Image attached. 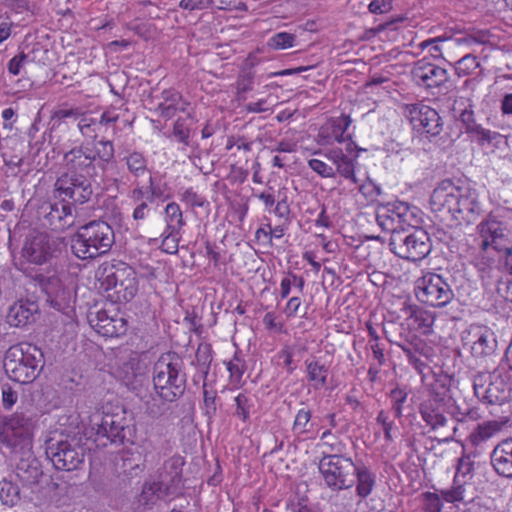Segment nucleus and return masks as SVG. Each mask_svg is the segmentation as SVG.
Instances as JSON below:
<instances>
[{
  "mask_svg": "<svg viewBox=\"0 0 512 512\" xmlns=\"http://www.w3.org/2000/svg\"><path fill=\"white\" fill-rule=\"evenodd\" d=\"M217 0H181L179 6L184 10H202Z\"/></svg>",
  "mask_w": 512,
  "mask_h": 512,
  "instance_id": "57",
  "label": "nucleus"
},
{
  "mask_svg": "<svg viewBox=\"0 0 512 512\" xmlns=\"http://www.w3.org/2000/svg\"><path fill=\"white\" fill-rule=\"evenodd\" d=\"M389 246L395 255L413 262L426 258L432 248L428 233L421 228L396 232L391 235Z\"/></svg>",
  "mask_w": 512,
  "mask_h": 512,
  "instance_id": "7",
  "label": "nucleus"
},
{
  "mask_svg": "<svg viewBox=\"0 0 512 512\" xmlns=\"http://www.w3.org/2000/svg\"><path fill=\"white\" fill-rule=\"evenodd\" d=\"M55 189L59 196L67 197L80 204L88 201L93 193L90 180L83 175H62L57 179Z\"/></svg>",
  "mask_w": 512,
  "mask_h": 512,
  "instance_id": "18",
  "label": "nucleus"
},
{
  "mask_svg": "<svg viewBox=\"0 0 512 512\" xmlns=\"http://www.w3.org/2000/svg\"><path fill=\"white\" fill-rule=\"evenodd\" d=\"M308 167L322 178H334L333 166L327 162L313 157L307 161Z\"/></svg>",
  "mask_w": 512,
  "mask_h": 512,
  "instance_id": "46",
  "label": "nucleus"
},
{
  "mask_svg": "<svg viewBox=\"0 0 512 512\" xmlns=\"http://www.w3.org/2000/svg\"><path fill=\"white\" fill-rule=\"evenodd\" d=\"M226 368L229 371L230 383L238 386L242 380L243 374L246 370V365L243 359L235 355L231 360L225 362Z\"/></svg>",
  "mask_w": 512,
  "mask_h": 512,
  "instance_id": "41",
  "label": "nucleus"
},
{
  "mask_svg": "<svg viewBox=\"0 0 512 512\" xmlns=\"http://www.w3.org/2000/svg\"><path fill=\"white\" fill-rule=\"evenodd\" d=\"M73 289V279L67 272L52 275L43 283L47 301L54 309L59 311L69 306Z\"/></svg>",
  "mask_w": 512,
  "mask_h": 512,
  "instance_id": "14",
  "label": "nucleus"
},
{
  "mask_svg": "<svg viewBox=\"0 0 512 512\" xmlns=\"http://www.w3.org/2000/svg\"><path fill=\"white\" fill-rule=\"evenodd\" d=\"M36 312L37 306L35 303L19 301L11 306L8 321L16 327L25 326L35 320Z\"/></svg>",
  "mask_w": 512,
  "mask_h": 512,
  "instance_id": "28",
  "label": "nucleus"
},
{
  "mask_svg": "<svg viewBox=\"0 0 512 512\" xmlns=\"http://www.w3.org/2000/svg\"><path fill=\"white\" fill-rule=\"evenodd\" d=\"M407 392L401 388L394 389L391 392L392 409L396 417L400 418L403 415V405L407 400Z\"/></svg>",
  "mask_w": 512,
  "mask_h": 512,
  "instance_id": "49",
  "label": "nucleus"
},
{
  "mask_svg": "<svg viewBox=\"0 0 512 512\" xmlns=\"http://www.w3.org/2000/svg\"><path fill=\"white\" fill-rule=\"evenodd\" d=\"M165 222L167 224V230L171 232H180L185 225L181 208L176 202H171L166 205Z\"/></svg>",
  "mask_w": 512,
  "mask_h": 512,
  "instance_id": "35",
  "label": "nucleus"
},
{
  "mask_svg": "<svg viewBox=\"0 0 512 512\" xmlns=\"http://www.w3.org/2000/svg\"><path fill=\"white\" fill-rule=\"evenodd\" d=\"M319 446L325 449L324 455H344L346 450V445L331 430H326L321 434Z\"/></svg>",
  "mask_w": 512,
  "mask_h": 512,
  "instance_id": "34",
  "label": "nucleus"
},
{
  "mask_svg": "<svg viewBox=\"0 0 512 512\" xmlns=\"http://www.w3.org/2000/svg\"><path fill=\"white\" fill-rule=\"evenodd\" d=\"M46 454L56 469L71 471L84 462L85 449L74 439L63 440L49 443Z\"/></svg>",
  "mask_w": 512,
  "mask_h": 512,
  "instance_id": "11",
  "label": "nucleus"
},
{
  "mask_svg": "<svg viewBox=\"0 0 512 512\" xmlns=\"http://www.w3.org/2000/svg\"><path fill=\"white\" fill-rule=\"evenodd\" d=\"M173 135L179 142L182 143H186L187 139L189 138V129L180 119L177 120L174 124Z\"/></svg>",
  "mask_w": 512,
  "mask_h": 512,
  "instance_id": "60",
  "label": "nucleus"
},
{
  "mask_svg": "<svg viewBox=\"0 0 512 512\" xmlns=\"http://www.w3.org/2000/svg\"><path fill=\"white\" fill-rule=\"evenodd\" d=\"M405 114L413 127L430 136H437L443 129V122L439 113L430 106L416 103L405 107Z\"/></svg>",
  "mask_w": 512,
  "mask_h": 512,
  "instance_id": "15",
  "label": "nucleus"
},
{
  "mask_svg": "<svg viewBox=\"0 0 512 512\" xmlns=\"http://www.w3.org/2000/svg\"><path fill=\"white\" fill-rule=\"evenodd\" d=\"M28 63V57L24 53L14 56L9 62L7 69L9 73L13 75H19L24 68V66Z\"/></svg>",
  "mask_w": 512,
  "mask_h": 512,
  "instance_id": "54",
  "label": "nucleus"
},
{
  "mask_svg": "<svg viewBox=\"0 0 512 512\" xmlns=\"http://www.w3.org/2000/svg\"><path fill=\"white\" fill-rule=\"evenodd\" d=\"M295 36L287 32H279L274 34L268 40V46L275 50H284L293 47Z\"/></svg>",
  "mask_w": 512,
  "mask_h": 512,
  "instance_id": "45",
  "label": "nucleus"
},
{
  "mask_svg": "<svg viewBox=\"0 0 512 512\" xmlns=\"http://www.w3.org/2000/svg\"><path fill=\"white\" fill-rule=\"evenodd\" d=\"M491 463L499 475L512 478V438L500 442L493 449Z\"/></svg>",
  "mask_w": 512,
  "mask_h": 512,
  "instance_id": "26",
  "label": "nucleus"
},
{
  "mask_svg": "<svg viewBox=\"0 0 512 512\" xmlns=\"http://www.w3.org/2000/svg\"><path fill=\"white\" fill-rule=\"evenodd\" d=\"M150 209L147 201H141V203H136L134 208L132 217L135 221L145 220L149 215Z\"/></svg>",
  "mask_w": 512,
  "mask_h": 512,
  "instance_id": "63",
  "label": "nucleus"
},
{
  "mask_svg": "<svg viewBox=\"0 0 512 512\" xmlns=\"http://www.w3.org/2000/svg\"><path fill=\"white\" fill-rule=\"evenodd\" d=\"M476 242L482 252L493 249L503 255L512 248V210L498 209L477 226Z\"/></svg>",
  "mask_w": 512,
  "mask_h": 512,
  "instance_id": "2",
  "label": "nucleus"
},
{
  "mask_svg": "<svg viewBox=\"0 0 512 512\" xmlns=\"http://www.w3.org/2000/svg\"><path fill=\"white\" fill-rule=\"evenodd\" d=\"M476 134L478 142L482 146L493 145L498 147L507 143V140L505 139L504 136H502L498 132H494L488 129L477 128Z\"/></svg>",
  "mask_w": 512,
  "mask_h": 512,
  "instance_id": "43",
  "label": "nucleus"
},
{
  "mask_svg": "<svg viewBox=\"0 0 512 512\" xmlns=\"http://www.w3.org/2000/svg\"><path fill=\"white\" fill-rule=\"evenodd\" d=\"M115 242L113 228L104 221H92L80 227L72 237L73 254L82 260L108 253Z\"/></svg>",
  "mask_w": 512,
  "mask_h": 512,
  "instance_id": "3",
  "label": "nucleus"
},
{
  "mask_svg": "<svg viewBox=\"0 0 512 512\" xmlns=\"http://www.w3.org/2000/svg\"><path fill=\"white\" fill-rule=\"evenodd\" d=\"M77 127L82 136L95 139L99 129L98 119L92 117L90 113L84 112L77 122Z\"/></svg>",
  "mask_w": 512,
  "mask_h": 512,
  "instance_id": "39",
  "label": "nucleus"
},
{
  "mask_svg": "<svg viewBox=\"0 0 512 512\" xmlns=\"http://www.w3.org/2000/svg\"><path fill=\"white\" fill-rule=\"evenodd\" d=\"M131 418L125 410L115 413L96 412L90 417L91 430L101 438L110 440L111 443L122 444L131 434Z\"/></svg>",
  "mask_w": 512,
  "mask_h": 512,
  "instance_id": "8",
  "label": "nucleus"
},
{
  "mask_svg": "<svg viewBox=\"0 0 512 512\" xmlns=\"http://www.w3.org/2000/svg\"><path fill=\"white\" fill-rule=\"evenodd\" d=\"M413 328L420 331L422 334H429L435 321L434 315L423 309H411L409 317Z\"/></svg>",
  "mask_w": 512,
  "mask_h": 512,
  "instance_id": "33",
  "label": "nucleus"
},
{
  "mask_svg": "<svg viewBox=\"0 0 512 512\" xmlns=\"http://www.w3.org/2000/svg\"><path fill=\"white\" fill-rule=\"evenodd\" d=\"M466 484L456 483L453 480V486L450 489L442 490L441 497L448 503L462 502L465 499Z\"/></svg>",
  "mask_w": 512,
  "mask_h": 512,
  "instance_id": "44",
  "label": "nucleus"
},
{
  "mask_svg": "<svg viewBox=\"0 0 512 512\" xmlns=\"http://www.w3.org/2000/svg\"><path fill=\"white\" fill-rule=\"evenodd\" d=\"M0 500L2 504L9 507L16 505L20 500L19 487L7 479L0 481Z\"/></svg>",
  "mask_w": 512,
  "mask_h": 512,
  "instance_id": "36",
  "label": "nucleus"
},
{
  "mask_svg": "<svg viewBox=\"0 0 512 512\" xmlns=\"http://www.w3.org/2000/svg\"><path fill=\"white\" fill-rule=\"evenodd\" d=\"M53 246L49 236L41 232L29 234L22 248V257L29 263L41 265L53 255Z\"/></svg>",
  "mask_w": 512,
  "mask_h": 512,
  "instance_id": "19",
  "label": "nucleus"
},
{
  "mask_svg": "<svg viewBox=\"0 0 512 512\" xmlns=\"http://www.w3.org/2000/svg\"><path fill=\"white\" fill-rule=\"evenodd\" d=\"M235 415L240 418L243 422H246L250 418V410L253 407L252 398L245 392L239 393L235 398Z\"/></svg>",
  "mask_w": 512,
  "mask_h": 512,
  "instance_id": "42",
  "label": "nucleus"
},
{
  "mask_svg": "<svg viewBox=\"0 0 512 512\" xmlns=\"http://www.w3.org/2000/svg\"><path fill=\"white\" fill-rule=\"evenodd\" d=\"M83 113L84 112L79 108H59L55 111L54 117L59 120L71 118L78 122Z\"/></svg>",
  "mask_w": 512,
  "mask_h": 512,
  "instance_id": "56",
  "label": "nucleus"
},
{
  "mask_svg": "<svg viewBox=\"0 0 512 512\" xmlns=\"http://www.w3.org/2000/svg\"><path fill=\"white\" fill-rule=\"evenodd\" d=\"M129 173L135 178L145 175L148 170V160L143 153L138 151H129L123 158Z\"/></svg>",
  "mask_w": 512,
  "mask_h": 512,
  "instance_id": "31",
  "label": "nucleus"
},
{
  "mask_svg": "<svg viewBox=\"0 0 512 512\" xmlns=\"http://www.w3.org/2000/svg\"><path fill=\"white\" fill-rule=\"evenodd\" d=\"M292 432L297 437L309 436L314 433L312 412L308 407H302L296 412L292 424Z\"/></svg>",
  "mask_w": 512,
  "mask_h": 512,
  "instance_id": "29",
  "label": "nucleus"
},
{
  "mask_svg": "<svg viewBox=\"0 0 512 512\" xmlns=\"http://www.w3.org/2000/svg\"><path fill=\"white\" fill-rule=\"evenodd\" d=\"M474 266L483 281L489 282L497 272V267L493 258L478 256L474 260Z\"/></svg>",
  "mask_w": 512,
  "mask_h": 512,
  "instance_id": "37",
  "label": "nucleus"
},
{
  "mask_svg": "<svg viewBox=\"0 0 512 512\" xmlns=\"http://www.w3.org/2000/svg\"><path fill=\"white\" fill-rule=\"evenodd\" d=\"M18 401V392L14 390L9 384H4L1 387V402L6 410H11Z\"/></svg>",
  "mask_w": 512,
  "mask_h": 512,
  "instance_id": "51",
  "label": "nucleus"
},
{
  "mask_svg": "<svg viewBox=\"0 0 512 512\" xmlns=\"http://www.w3.org/2000/svg\"><path fill=\"white\" fill-rule=\"evenodd\" d=\"M178 235L179 232L169 231L168 235L163 239L162 246L167 253L173 254L178 250Z\"/></svg>",
  "mask_w": 512,
  "mask_h": 512,
  "instance_id": "59",
  "label": "nucleus"
},
{
  "mask_svg": "<svg viewBox=\"0 0 512 512\" xmlns=\"http://www.w3.org/2000/svg\"><path fill=\"white\" fill-rule=\"evenodd\" d=\"M153 385L157 395L165 401H175L184 392L185 379L179 365L169 355L162 356L155 363Z\"/></svg>",
  "mask_w": 512,
  "mask_h": 512,
  "instance_id": "6",
  "label": "nucleus"
},
{
  "mask_svg": "<svg viewBox=\"0 0 512 512\" xmlns=\"http://www.w3.org/2000/svg\"><path fill=\"white\" fill-rule=\"evenodd\" d=\"M414 212L405 202H393L380 206L377 209L376 220L382 230L394 235L405 231V226L412 225Z\"/></svg>",
  "mask_w": 512,
  "mask_h": 512,
  "instance_id": "12",
  "label": "nucleus"
},
{
  "mask_svg": "<svg viewBox=\"0 0 512 512\" xmlns=\"http://www.w3.org/2000/svg\"><path fill=\"white\" fill-rule=\"evenodd\" d=\"M447 402L444 398L433 396L425 400L420 406L422 420L433 431L443 429L447 426L448 418Z\"/></svg>",
  "mask_w": 512,
  "mask_h": 512,
  "instance_id": "24",
  "label": "nucleus"
},
{
  "mask_svg": "<svg viewBox=\"0 0 512 512\" xmlns=\"http://www.w3.org/2000/svg\"><path fill=\"white\" fill-rule=\"evenodd\" d=\"M414 82L426 88L439 87L448 80L447 71L425 59L417 61L412 69Z\"/></svg>",
  "mask_w": 512,
  "mask_h": 512,
  "instance_id": "23",
  "label": "nucleus"
},
{
  "mask_svg": "<svg viewBox=\"0 0 512 512\" xmlns=\"http://www.w3.org/2000/svg\"><path fill=\"white\" fill-rule=\"evenodd\" d=\"M354 475L355 482L357 481L356 491L358 496L367 497L375 485V476L364 465H357V471Z\"/></svg>",
  "mask_w": 512,
  "mask_h": 512,
  "instance_id": "32",
  "label": "nucleus"
},
{
  "mask_svg": "<svg viewBox=\"0 0 512 512\" xmlns=\"http://www.w3.org/2000/svg\"><path fill=\"white\" fill-rule=\"evenodd\" d=\"M42 352L34 345L20 344L10 347L4 359L7 376L18 383H30L39 373Z\"/></svg>",
  "mask_w": 512,
  "mask_h": 512,
  "instance_id": "4",
  "label": "nucleus"
},
{
  "mask_svg": "<svg viewBox=\"0 0 512 512\" xmlns=\"http://www.w3.org/2000/svg\"><path fill=\"white\" fill-rule=\"evenodd\" d=\"M497 292L506 301L512 303V281H505L499 283L497 287Z\"/></svg>",
  "mask_w": 512,
  "mask_h": 512,
  "instance_id": "64",
  "label": "nucleus"
},
{
  "mask_svg": "<svg viewBox=\"0 0 512 512\" xmlns=\"http://www.w3.org/2000/svg\"><path fill=\"white\" fill-rule=\"evenodd\" d=\"M106 290H113L118 301H130L138 292L135 271L130 267L117 269L106 277Z\"/></svg>",
  "mask_w": 512,
  "mask_h": 512,
  "instance_id": "17",
  "label": "nucleus"
},
{
  "mask_svg": "<svg viewBox=\"0 0 512 512\" xmlns=\"http://www.w3.org/2000/svg\"><path fill=\"white\" fill-rule=\"evenodd\" d=\"M263 324L270 331L281 332L283 330V323L278 320L274 312H268L264 315Z\"/></svg>",
  "mask_w": 512,
  "mask_h": 512,
  "instance_id": "58",
  "label": "nucleus"
},
{
  "mask_svg": "<svg viewBox=\"0 0 512 512\" xmlns=\"http://www.w3.org/2000/svg\"><path fill=\"white\" fill-rule=\"evenodd\" d=\"M114 145L110 140H100L96 144L95 156H98L102 161L108 163L114 158Z\"/></svg>",
  "mask_w": 512,
  "mask_h": 512,
  "instance_id": "50",
  "label": "nucleus"
},
{
  "mask_svg": "<svg viewBox=\"0 0 512 512\" xmlns=\"http://www.w3.org/2000/svg\"><path fill=\"white\" fill-rule=\"evenodd\" d=\"M479 66L480 63L475 55L466 54L455 63L454 69L458 77H466L471 75Z\"/></svg>",
  "mask_w": 512,
  "mask_h": 512,
  "instance_id": "40",
  "label": "nucleus"
},
{
  "mask_svg": "<svg viewBox=\"0 0 512 512\" xmlns=\"http://www.w3.org/2000/svg\"><path fill=\"white\" fill-rule=\"evenodd\" d=\"M464 346L469 347L475 357L490 355L496 348L493 331L485 325L472 324L462 337Z\"/></svg>",
  "mask_w": 512,
  "mask_h": 512,
  "instance_id": "16",
  "label": "nucleus"
},
{
  "mask_svg": "<svg viewBox=\"0 0 512 512\" xmlns=\"http://www.w3.org/2000/svg\"><path fill=\"white\" fill-rule=\"evenodd\" d=\"M257 236L263 234L271 238L280 239L284 235V228L282 226L272 227L270 224L266 225V228H260L256 232Z\"/></svg>",
  "mask_w": 512,
  "mask_h": 512,
  "instance_id": "61",
  "label": "nucleus"
},
{
  "mask_svg": "<svg viewBox=\"0 0 512 512\" xmlns=\"http://www.w3.org/2000/svg\"><path fill=\"white\" fill-rule=\"evenodd\" d=\"M277 356H278V359L283 361V365L286 368L287 373L292 374L295 369V367L292 365V363H293L292 351L288 348H285V349L281 350Z\"/></svg>",
  "mask_w": 512,
  "mask_h": 512,
  "instance_id": "62",
  "label": "nucleus"
},
{
  "mask_svg": "<svg viewBox=\"0 0 512 512\" xmlns=\"http://www.w3.org/2000/svg\"><path fill=\"white\" fill-rule=\"evenodd\" d=\"M424 512H441L443 503L441 497L433 492H425L421 495Z\"/></svg>",
  "mask_w": 512,
  "mask_h": 512,
  "instance_id": "47",
  "label": "nucleus"
},
{
  "mask_svg": "<svg viewBox=\"0 0 512 512\" xmlns=\"http://www.w3.org/2000/svg\"><path fill=\"white\" fill-rule=\"evenodd\" d=\"M180 199L182 202L192 207H202L204 204L203 198L198 195L192 188H188L181 193Z\"/></svg>",
  "mask_w": 512,
  "mask_h": 512,
  "instance_id": "55",
  "label": "nucleus"
},
{
  "mask_svg": "<svg viewBox=\"0 0 512 512\" xmlns=\"http://www.w3.org/2000/svg\"><path fill=\"white\" fill-rule=\"evenodd\" d=\"M473 469L474 463L470 456L464 455L460 457L457 461L456 473L453 480H455L456 483L462 482L467 484L472 478Z\"/></svg>",
  "mask_w": 512,
  "mask_h": 512,
  "instance_id": "38",
  "label": "nucleus"
},
{
  "mask_svg": "<svg viewBox=\"0 0 512 512\" xmlns=\"http://www.w3.org/2000/svg\"><path fill=\"white\" fill-rule=\"evenodd\" d=\"M318 469L327 488L333 492L350 489L355 484L357 464L345 455H323Z\"/></svg>",
  "mask_w": 512,
  "mask_h": 512,
  "instance_id": "5",
  "label": "nucleus"
},
{
  "mask_svg": "<svg viewBox=\"0 0 512 512\" xmlns=\"http://www.w3.org/2000/svg\"><path fill=\"white\" fill-rule=\"evenodd\" d=\"M0 440L14 450L29 451L32 434L28 419L18 413L6 418L0 427Z\"/></svg>",
  "mask_w": 512,
  "mask_h": 512,
  "instance_id": "10",
  "label": "nucleus"
},
{
  "mask_svg": "<svg viewBox=\"0 0 512 512\" xmlns=\"http://www.w3.org/2000/svg\"><path fill=\"white\" fill-rule=\"evenodd\" d=\"M473 388L476 397L489 404H501L505 402L511 392L510 384L499 373L477 377L474 381Z\"/></svg>",
  "mask_w": 512,
  "mask_h": 512,
  "instance_id": "13",
  "label": "nucleus"
},
{
  "mask_svg": "<svg viewBox=\"0 0 512 512\" xmlns=\"http://www.w3.org/2000/svg\"><path fill=\"white\" fill-rule=\"evenodd\" d=\"M167 184L160 183L156 178L150 176L149 178V202H152L155 198H167L166 194Z\"/></svg>",
  "mask_w": 512,
  "mask_h": 512,
  "instance_id": "52",
  "label": "nucleus"
},
{
  "mask_svg": "<svg viewBox=\"0 0 512 512\" xmlns=\"http://www.w3.org/2000/svg\"><path fill=\"white\" fill-rule=\"evenodd\" d=\"M351 122L352 120L348 115L329 118L319 128L317 142L321 145H330L334 142L342 143L351 140V135L347 133Z\"/></svg>",
  "mask_w": 512,
  "mask_h": 512,
  "instance_id": "22",
  "label": "nucleus"
},
{
  "mask_svg": "<svg viewBox=\"0 0 512 512\" xmlns=\"http://www.w3.org/2000/svg\"><path fill=\"white\" fill-rule=\"evenodd\" d=\"M314 156L326 158L333 166L334 177L339 175L354 184H358L359 179L355 175L357 160L343 152L341 148L333 147L326 150H316Z\"/></svg>",
  "mask_w": 512,
  "mask_h": 512,
  "instance_id": "20",
  "label": "nucleus"
},
{
  "mask_svg": "<svg viewBox=\"0 0 512 512\" xmlns=\"http://www.w3.org/2000/svg\"><path fill=\"white\" fill-rule=\"evenodd\" d=\"M357 185L367 202H374L380 195V188L369 178L363 182L359 181Z\"/></svg>",
  "mask_w": 512,
  "mask_h": 512,
  "instance_id": "48",
  "label": "nucleus"
},
{
  "mask_svg": "<svg viewBox=\"0 0 512 512\" xmlns=\"http://www.w3.org/2000/svg\"><path fill=\"white\" fill-rule=\"evenodd\" d=\"M430 205L433 211L446 210L455 220L467 223L474 221L481 211L476 190L460 181L440 182L431 194Z\"/></svg>",
  "mask_w": 512,
  "mask_h": 512,
  "instance_id": "1",
  "label": "nucleus"
},
{
  "mask_svg": "<svg viewBox=\"0 0 512 512\" xmlns=\"http://www.w3.org/2000/svg\"><path fill=\"white\" fill-rule=\"evenodd\" d=\"M91 326L104 337H119L127 331V321L120 313L107 309L99 310L90 319Z\"/></svg>",
  "mask_w": 512,
  "mask_h": 512,
  "instance_id": "21",
  "label": "nucleus"
},
{
  "mask_svg": "<svg viewBox=\"0 0 512 512\" xmlns=\"http://www.w3.org/2000/svg\"><path fill=\"white\" fill-rule=\"evenodd\" d=\"M414 292L420 302L431 307H444L454 298L449 284L435 273H427L418 278Z\"/></svg>",
  "mask_w": 512,
  "mask_h": 512,
  "instance_id": "9",
  "label": "nucleus"
},
{
  "mask_svg": "<svg viewBox=\"0 0 512 512\" xmlns=\"http://www.w3.org/2000/svg\"><path fill=\"white\" fill-rule=\"evenodd\" d=\"M376 421L379 425H381L386 441L391 442L393 440L392 430L394 427V422L390 420L388 413L384 410H381L376 417Z\"/></svg>",
  "mask_w": 512,
  "mask_h": 512,
  "instance_id": "53",
  "label": "nucleus"
},
{
  "mask_svg": "<svg viewBox=\"0 0 512 512\" xmlns=\"http://www.w3.org/2000/svg\"><path fill=\"white\" fill-rule=\"evenodd\" d=\"M328 372V366H326L321 361H306L307 377L314 389H321L325 386Z\"/></svg>",
  "mask_w": 512,
  "mask_h": 512,
  "instance_id": "30",
  "label": "nucleus"
},
{
  "mask_svg": "<svg viewBox=\"0 0 512 512\" xmlns=\"http://www.w3.org/2000/svg\"><path fill=\"white\" fill-rule=\"evenodd\" d=\"M95 154L88 148L76 147L64 155V163L68 170L90 175L94 171Z\"/></svg>",
  "mask_w": 512,
  "mask_h": 512,
  "instance_id": "25",
  "label": "nucleus"
},
{
  "mask_svg": "<svg viewBox=\"0 0 512 512\" xmlns=\"http://www.w3.org/2000/svg\"><path fill=\"white\" fill-rule=\"evenodd\" d=\"M505 426L506 421L504 420H489L479 423L469 434L468 442L474 447L482 446L501 432Z\"/></svg>",
  "mask_w": 512,
  "mask_h": 512,
  "instance_id": "27",
  "label": "nucleus"
}]
</instances>
